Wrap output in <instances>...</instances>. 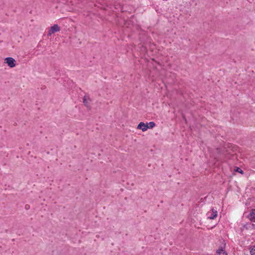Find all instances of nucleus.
<instances>
[{"label":"nucleus","mask_w":255,"mask_h":255,"mask_svg":"<svg viewBox=\"0 0 255 255\" xmlns=\"http://www.w3.org/2000/svg\"><path fill=\"white\" fill-rule=\"evenodd\" d=\"M4 62L10 68H13L16 65V61L12 57L5 58L4 59Z\"/></svg>","instance_id":"nucleus-1"},{"label":"nucleus","mask_w":255,"mask_h":255,"mask_svg":"<svg viewBox=\"0 0 255 255\" xmlns=\"http://www.w3.org/2000/svg\"><path fill=\"white\" fill-rule=\"evenodd\" d=\"M114 6L115 9L116 10L115 12H117V11H120L121 12H124L127 11V9L125 8V6H124L119 2H115L114 4Z\"/></svg>","instance_id":"nucleus-2"},{"label":"nucleus","mask_w":255,"mask_h":255,"mask_svg":"<svg viewBox=\"0 0 255 255\" xmlns=\"http://www.w3.org/2000/svg\"><path fill=\"white\" fill-rule=\"evenodd\" d=\"M60 30L59 26L57 24H54L53 26L50 27L48 31V35H51V34L54 33L55 32L59 31Z\"/></svg>","instance_id":"nucleus-3"},{"label":"nucleus","mask_w":255,"mask_h":255,"mask_svg":"<svg viewBox=\"0 0 255 255\" xmlns=\"http://www.w3.org/2000/svg\"><path fill=\"white\" fill-rule=\"evenodd\" d=\"M217 211L216 210L212 209V211L211 212H208L207 213V216L208 218H209L210 219L213 220L217 217Z\"/></svg>","instance_id":"nucleus-4"},{"label":"nucleus","mask_w":255,"mask_h":255,"mask_svg":"<svg viewBox=\"0 0 255 255\" xmlns=\"http://www.w3.org/2000/svg\"><path fill=\"white\" fill-rule=\"evenodd\" d=\"M137 128L141 129L142 131H145L148 128V126L144 123L140 122L138 125Z\"/></svg>","instance_id":"nucleus-5"},{"label":"nucleus","mask_w":255,"mask_h":255,"mask_svg":"<svg viewBox=\"0 0 255 255\" xmlns=\"http://www.w3.org/2000/svg\"><path fill=\"white\" fill-rule=\"evenodd\" d=\"M91 101L90 98L87 96H85L83 99V102L85 106L87 107H89V104L90 102Z\"/></svg>","instance_id":"nucleus-6"},{"label":"nucleus","mask_w":255,"mask_h":255,"mask_svg":"<svg viewBox=\"0 0 255 255\" xmlns=\"http://www.w3.org/2000/svg\"><path fill=\"white\" fill-rule=\"evenodd\" d=\"M248 218L251 221L255 222V209H253L252 210V212L250 213Z\"/></svg>","instance_id":"nucleus-7"},{"label":"nucleus","mask_w":255,"mask_h":255,"mask_svg":"<svg viewBox=\"0 0 255 255\" xmlns=\"http://www.w3.org/2000/svg\"><path fill=\"white\" fill-rule=\"evenodd\" d=\"M215 255H227L226 252L223 249L222 247L219 248L216 252Z\"/></svg>","instance_id":"nucleus-8"},{"label":"nucleus","mask_w":255,"mask_h":255,"mask_svg":"<svg viewBox=\"0 0 255 255\" xmlns=\"http://www.w3.org/2000/svg\"><path fill=\"white\" fill-rule=\"evenodd\" d=\"M147 125L148 126V128H152L155 126V123L153 122H150Z\"/></svg>","instance_id":"nucleus-9"},{"label":"nucleus","mask_w":255,"mask_h":255,"mask_svg":"<svg viewBox=\"0 0 255 255\" xmlns=\"http://www.w3.org/2000/svg\"><path fill=\"white\" fill-rule=\"evenodd\" d=\"M250 253L251 255H255V246L251 250Z\"/></svg>","instance_id":"nucleus-10"},{"label":"nucleus","mask_w":255,"mask_h":255,"mask_svg":"<svg viewBox=\"0 0 255 255\" xmlns=\"http://www.w3.org/2000/svg\"><path fill=\"white\" fill-rule=\"evenodd\" d=\"M236 171H237V172H240V173H241L242 174L243 173V171L242 169H241L240 168H239V167H237V168Z\"/></svg>","instance_id":"nucleus-11"},{"label":"nucleus","mask_w":255,"mask_h":255,"mask_svg":"<svg viewBox=\"0 0 255 255\" xmlns=\"http://www.w3.org/2000/svg\"><path fill=\"white\" fill-rule=\"evenodd\" d=\"M29 207H29V205H26L25 206V209H26V210L29 209Z\"/></svg>","instance_id":"nucleus-12"}]
</instances>
